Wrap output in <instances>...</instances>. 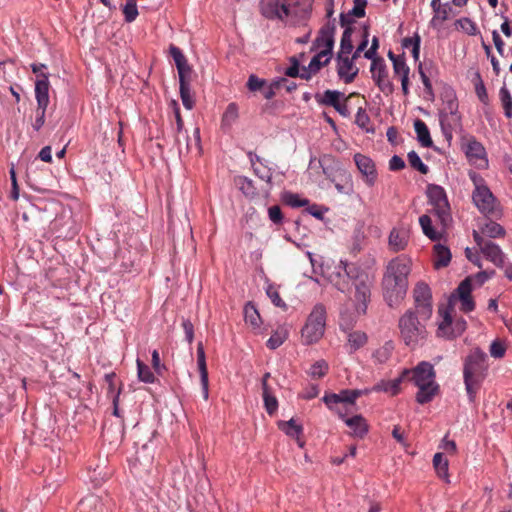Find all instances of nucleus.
<instances>
[{
    "instance_id": "f257e3e1",
    "label": "nucleus",
    "mask_w": 512,
    "mask_h": 512,
    "mask_svg": "<svg viewBox=\"0 0 512 512\" xmlns=\"http://www.w3.org/2000/svg\"><path fill=\"white\" fill-rule=\"evenodd\" d=\"M337 271L331 275V282L341 292L350 290L352 282L355 293L354 301L358 313L365 314L371 297L373 276L354 263L341 261L336 267Z\"/></svg>"
},
{
    "instance_id": "f03ea898",
    "label": "nucleus",
    "mask_w": 512,
    "mask_h": 512,
    "mask_svg": "<svg viewBox=\"0 0 512 512\" xmlns=\"http://www.w3.org/2000/svg\"><path fill=\"white\" fill-rule=\"evenodd\" d=\"M471 278L464 279L454 293L451 294L446 307L439 308V315L442 320L438 325L437 334L446 338H454L461 335L466 329V321L463 318L453 320L454 305L460 301L461 311L468 313L474 310L475 302L471 297Z\"/></svg>"
},
{
    "instance_id": "7ed1b4c3",
    "label": "nucleus",
    "mask_w": 512,
    "mask_h": 512,
    "mask_svg": "<svg viewBox=\"0 0 512 512\" xmlns=\"http://www.w3.org/2000/svg\"><path fill=\"white\" fill-rule=\"evenodd\" d=\"M411 271V260L404 255L398 256L386 266L382 279L385 300L390 307L398 305L405 297L408 289V275Z\"/></svg>"
},
{
    "instance_id": "20e7f679",
    "label": "nucleus",
    "mask_w": 512,
    "mask_h": 512,
    "mask_svg": "<svg viewBox=\"0 0 512 512\" xmlns=\"http://www.w3.org/2000/svg\"><path fill=\"white\" fill-rule=\"evenodd\" d=\"M310 4H300L297 0H261V13L270 20L297 25L309 18Z\"/></svg>"
},
{
    "instance_id": "39448f33",
    "label": "nucleus",
    "mask_w": 512,
    "mask_h": 512,
    "mask_svg": "<svg viewBox=\"0 0 512 512\" xmlns=\"http://www.w3.org/2000/svg\"><path fill=\"white\" fill-rule=\"evenodd\" d=\"M403 371L409 372L406 381L412 382L418 389L415 398L419 404L429 403L439 395L440 386L436 382V372L430 362L421 361L414 368Z\"/></svg>"
},
{
    "instance_id": "423d86ee",
    "label": "nucleus",
    "mask_w": 512,
    "mask_h": 512,
    "mask_svg": "<svg viewBox=\"0 0 512 512\" xmlns=\"http://www.w3.org/2000/svg\"><path fill=\"white\" fill-rule=\"evenodd\" d=\"M413 309H408L398 321L400 337L406 346L415 348L427 336L426 323Z\"/></svg>"
},
{
    "instance_id": "0eeeda50",
    "label": "nucleus",
    "mask_w": 512,
    "mask_h": 512,
    "mask_svg": "<svg viewBox=\"0 0 512 512\" xmlns=\"http://www.w3.org/2000/svg\"><path fill=\"white\" fill-rule=\"evenodd\" d=\"M486 360V353L478 347L471 349L465 359L463 376L470 397L475 393L483 372L486 370Z\"/></svg>"
},
{
    "instance_id": "6e6552de",
    "label": "nucleus",
    "mask_w": 512,
    "mask_h": 512,
    "mask_svg": "<svg viewBox=\"0 0 512 512\" xmlns=\"http://www.w3.org/2000/svg\"><path fill=\"white\" fill-rule=\"evenodd\" d=\"M470 178L475 185L472 199L479 211L487 216H500L499 202L485 184L484 179L475 173L471 174Z\"/></svg>"
},
{
    "instance_id": "1a4fd4ad",
    "label": "nucleus",
    "mask_w": 512,
    "mask_h": 512,
    "mask_svg": "<svg viewBox=\"0 0 512 512\" xmlns=\"http://www.w3.org/2000/svg\"><path fill=\"white\" fill-rule=\"evenodd\" d=\"M368 392L367 389H343L339 393H326L323 402L339 416H347V414L353 412L356 400L362 395L368 394Z\"/></svg>"
},
{
    "instance_id": "9d476101",
    "label": "nucleus",
    "mask_w": 512,
    "mask_h": 512,
    "mask_svg": "<svg viewBox=\"0 0 512 512\" xmlns=\"http://www.w3.org/2000/svg\"><path fill=\"white\" fill-rule=\"evenodd\" d=\"M326 323V310L321 304L311 311L305 326L301 330L302 341L306 345L318 342L324 335Z\"/></svg>"
},
{
    "instance_id": "9b49d317",
    "label": "nucleus",
    "mask_w": 512,
    "mask_h": 512,
    "mask_svg": "<svg viewBox=\"0 0 512 512\" xmlns=\"http://www.w3.org/2000/svg\"><path fill=\"white\" fill-rule=\"evenodd\" d=\"M429 203L433 207L432 212L437 216L443 226H446L451 220L450 205L445 190L435 184L427 188Z\"/></svg>"
},
{
    "instance_id": "f8f14e48",
    "label": "nucleus",
    "mask_w": 512,
    "mask_h": 512,
    "mask_svg": "<svg viewBox=\"0 0 512 512\" xmlns=\"http://www.w3.org/2000/svg\"><path fill=\"white\" fill-rule=\"evenodd\" d=\"M459 104L453 93H446L444 106L440 111V125L444 132L452 131L461 126V115L458 112Z\"/></svg>"
},
{
    "instance_id": "ddd939ff",
    "label": "nucleus",
    "mask_w": 512,
    "mask_h": 512,
    "mask_svg": "<svg viewBox=\"0 0 512 512\" xmlns=\"http://www.w3.org/2000/svg\"><path fill=\"white\" fill-rule=\"evenodd\" d=\"M461 147L471 165H474L479 169H483L488 166L486 150L482 143L474 136L463 137Z\"/></svg>"
},
{
    "instance_id": "4468645a",
    "label": "nucleus",
    "mask_w": 512,
    "mask_h": 512,
    "mask_svg": "<svg viewBox=\"0 0 512 512\" xmlns=\"http://www.w3.org/2000/svg\"><path fill=\"white\" fill-rule=\"evenodd\" d=\"M415 307L412 308L423 319H430L432 316V295L429 286L424 282L416 284L413 290Z\"/></svg>"
},
{
    "instance_id": "2eb2a0df",
    "label": "nucleus",
    "mask_w": 512,
    "mask_h": 512,
    "mask_svg": "<svg viewBox=\"0 0 512 512\" xmlns=\"http://www.w3.org/2000/svg\"><path fill=\"white\" fill-rule=\"evenodd\" d=\"M473 238L479 247L481 253L485 258L491 261L495 266L502 267L504 264V253L501 248L490 240H487L479 234L478 231H473Z\"/></svg>"
},
{
    "instance_id": "dca6fc26",
    "label": "nucleus",
    "mask_w": 512,
    "mask_h": 512,
    "mask_svg": "<svg viewBox=\"0 0 512 512\" xmlns=\"http://www.w3.org/2000/svg\"><path fill=\"white\" fill-rule=\"evenodd\" d=\"M336 31L335 19L324 24L318 32L313 43V49L320 51L322 55H331L334 47V35Z\"/></svg>"
},
{
    "instance_id": "f3484780",
    "label": "nucleus",
    "mask_w": 512,
    "mask_h": 512,
    "mask_svg": "<svg viewBox=\"0 0 512 512\" xmlns=\"http://www.w3.org/2000/svg\"><path fill=\"white\" fill-rule=\"evenodd\" d=\"M169 52L178 71L179 87L191 86L193 70L188 64L185 55L179 47L173 44L170 45Z\"/></svg>"
},
{
    "instance_id": "a211bd4d",
    "label": "nucleus",
    "mask_w": 512,
    "mask_h": 512,
    "mask_svg": "<svg viewBox=\"0 0 512 512\" xmlns=\"http://www.w3.org/2000/svg\"><path fill=\"white\" fill-rule=\"evenodd\" d=\"M370 71L372 74V79L383 93L389 94L393 92V85L388 80L387 66L382 57L373 59L371 62Z\"/></svg>"
},
{
    "instance_id": "6ab92c4d",
    "label": "nucleus",
    "mask_w": 512,
    "mask_h": 512,
    "mask_svg": "<svg viewBox=\"0 0 512 512\" xmlns=\"http://www.w3.org/2000/svg\"><path fill=\"white\" fill-rule=\"evenodd\" d=\"M353 159L365 184L369 187L374 186L378 179V173L374 161L370 157L361 153H356Z\"/></svg>"
},
{
    "instance_id": "aec40b11",
    "label": "nucleus",
    "mask_w": 512,
    "mask_h": 512,
    "mask_svg": "<svg viewBox=\"0 0 512 512\" xmlns=\"http://www.w3.org/2000/svg\"><path fill=\"white\" fill-rule=\"evenodd\" d=\"M355 60L349 55H337V73L345 83H351L359 72Z\"/></svg>"
},
{
    "instance_id": "412c9836",
    "label": "nucleus",
    "mask_w": 512,
    "mask_h": 512,
    "mask_svg": "<svg viewBox=\"0 0 512 512\" xmlns=\"http://www.w3.org/2000/svg\"><path fill=\"white\" fill-rule=\"evenodd\" d=\"M278 428L284 432L287 436L295 439L299 447L303 448L305 441L302 440L303 426L299 422L298 418H290L287 421L279 420L277 422Z\"/></svg>"
},
{
    "instance_id": "4be33fe9",
    "label": "nucleus",
    "mask_w": 512,
    "mask_h": 512,
    "mask_svg": "<svg viewBox=\"0 0 512 512\" xmlns=\"http://www.w3.org/2000/svg\"><path fill=\"white\" fill-rule=\"evenodd\" d=\"M408 371H401L399 377L393 380H381L371 391L384 392L390 396H395L401 391V384L406 381Z\"/></svg>"
},
{
    "instance_id": "5701e85b",
    "label": "nucleus",
    "mask_w": 512,
    "mask_h": 512,
    "mask_svg": "<svg viewBox=\"0 0 512 512\" xmlns=\"http://www.w3.org/2000/svg\"><path fill=\"white\" fill-rule=\"evenodd\" d=\"M49 78L46 73H41L35 83V97L38 106H48L49 104Z\"/></svg>"
},
{
    "instance_id": "b1692460",
    "label": "nucleus",
    "mask_w": 512,
    "mask_h": 512,
    "mask_svg": "<svg viewBox=\"0 0 512 512\" xmlns=\"http://www.w3.org/2000/svg\"><path fill=\"white\" fill-rule=\"evenodd\" d=\"M409 236L407 231L403 229L393 228L389 234L388 245L393 252H399L408 245Z\"/></svg>"
},
{
    "instance_id": "393cba45",
    "label": "nucleus",
    "mask_w": 512,
    "mask_h": 512,
    "mask_svg": "<svg viewBox=\"0 0 512 512\" xmlns=\"http://www.w3.org/2000/svg\"><path fill=\"white\" fill-rule=\"evenodd\" d=\"M344 421L350 436L363 438L367 434L369 426L365 418H344Z\"/></svg>"
},
{
    "instance_id": "a878e982",
    "label": "nucleus",
    "mask_w": 512,
    "mask_h": 512,
    "mask_svg": "<svg viewBox=\"0 0 512 512\" xmlns=\"http://www.w3.org/2000/svg\"><path fill=\"white\" fill-rule=\"evenodd\" d=\"M197 364L200 372L201 384L205 392V397L208 395V370L206 365L205 351L202 342L197 345Z\"/></svg>"
},
{
    "instance_id": "bb28decb",
    "label": "nucleus",
    "mask_w": 512,
    "mask_h": 512,
    "mask_svg": "<svg viewBox=\"0 0 512 512\" xmlns=\"http://www.w3.org/2000/svg\"><path fill=\"white\" fill-rule=\"evenodd\" d=\"M269 373H266L262 379V397L264 401V406L266 408V411L268 414H273L277 411L278 408V401L274 395L271 394L268 385H267V379L269 378Z\"/></svg>"
},
{
    "instance_id": "cd10ccee",
    "label": "nucleus",
    "mask_w": 512,
    "mask_h": 512,
    "mask_svg": "<svg viewBox=\"0 0 512 512\" xmlns=\"http://www.w3.org/2000/svg\"><path fill=\"white\" fill-rule=\"evenodd\" d=\"M451 261V252L448 247L442 244L434 246V266L435 268H443L449 265Z\"/></svg>"
},
{
    "instance_id": "c85d7f7f",
    "label": "nucleus",
    "mask_w": 512,
    "mask_h": 512,
    "mask_svg": "<svg viewBox=\"0 0 512 512\" xmlns=\"http://www.w3.org/2000/svg\"><path fill=\"white\" fill-rule=\"evenodd\" d=\"M414 129L417 135V140L423 147L429 148L433 145L429 129L424 121L416 119L414 121Z\"/></svg>"
},
{
    "instance_id": "c756f323",
    "label": "nucleus",
    "mask_w": 512,
    "mask_h": 512,
    "mask_svg": "<svg viewBox=\"0 0 512 512\" xmlns=\"http://www.w3.org/2000/svg\"><path fill=\"white\" fill-rule=\"evenodd\" d=\"M394 348V343L392 341L385 342L381 347L373 352L372 358L374 363L380 365L387 363L392 356Z\"/></svg>"
},
{
    "instance_id": "7c9ffc66",
    "label": "nucleus",
    "mask_w": 512,
    "mask_h": 512,
    "mask_svg": "<svg viewBox=\"0 0 512 512\" xmlns=\"http://www.w3.org/2000/svg\"><path fill=\"white\" fill-rule=\"evenodd\" d=\"M478 232L484 238H499L505 235V229L494 221L486 222Z\"/></svg>"
},
{
    "instance_id": "2f4dec72",
    "label": "nucleus",
    "mask_w": 512,
    "mask_h": 512,
    "mask_svg": "<svg viewBox=\"0 0 512 512\" xmlns=\"http://www.w3.org/2000/svg\"><path fill=\"white\" fill-rule=\"evenodd\" d=\"M239 117V107L236 103H229L221 119L222 128H230Z\"/></svg>"
},
{
    "instance_id": "473e14b6",
    "label": "nucleus",
    "mask_w": 512,
    "mask_h": 512,
    "mask_svg": "<svg viewBox=\"0 0 512 512\" xmlns=\"http://www.w3.org/2000/svg\"><path fill=\"white\" fill-rule=\"evenodd\" d=\"M258 179L264 181L265 185L262 187V190H263V193L265 196L268 195L271 187H272V184H271V179H272V169L270 167H268L267 165H264L262 163H260V161L258 160Z\"/></svg>"
},
{
    "instance_id": "72a5a7b5",
    "label": "nucleus",
    "mask_w": 512,
    "mask_h": 512,
    "mask_svg": "<svg viewBox=\"0 0 512 512\" xmlns=\"http://www.w3.org/2000/svg\"><path fill=\"white\" fill-rule=\"evenodd\" d=\"M419 224L422 228L424 235L427 236L429 239L433 241L440 239L441 234L433 228L430 216L426 214L422 215L419 218Z\"/></svg>"
},
{
    "instance_id": "f704fd0d",
    "label": "nucleus",
    "mask_w": 512,
    "mask_h": 512,
    "mask_svg": "<svg viewBox=\"0 0 512 512\" xmlns=\"http://www.w3.org/2000/svg\"><path fill=\"white\" fill-rule=\"evenodd\" d=\"M354 32V28L344 29V32L340 41V50L338 55H350L353 50L352 44V34Z\"/></svg>"
},
{
    "instance_id": "c9c22d12",
    "label": "nucleus",
    "mask_w": 512,
    "mask_h": 512,
    "mask_svg": "<svg viewBox=\"0 0 512 512\" xmlns=\"http://www.w3.org/2000/svg\"><path fill=\"white\" fill-rule=\"evenodd\" d=\"M433 466L439 477L448 481V460L442 453H436L433 457Z\"/></svg>"
},
{
    "instance_id": "e433bc0d",
    "label": "nucleus",
    "mask_w": 512,
    "mask_h": 512,
    "mask_svg": "<svg viewBox=\"0 0 512 512\" xmlns=\"http://www.w3.org/2000/svg\"><path fill=\"white\" fill-rule=\"evenodd\" d=\"M235 185L243 192L246 197L253 198L255 195L254 183L251 179L244 176H237L234 180Z\"/></svg>"
},
{
    "instance_id": "4c0bfd02",
    "label": "nucleus",
    "mask_w": 512,
    "mask_h": 512,
    "mask_svg": "<svg viewBox=\"0 0 512 512\" xmlns=\"http://www.w3.org/2000/svg\"><path fill=\"white\" fill-rule=\"evenodd\" d=\"M452 11V7L449 3L443 4L442 7L434 11V16L430 21L431 26L436 27L442 24L449 18V14Z\"/></svg>"
},
{
    "instance_id": "58836bf2",
    "label": "nucleus",
    "mask_w": 512,
    "mask_h": 512,
    "mask_svg": "<svg viewBox=\"0 0 512 512\" xmlns=\"http://www.w3.org/2000/svg\"><path fill=\"white\" fill-rule=\"evenodd\" d=\"M343 96V93L336 90H326L321 99H319V103L326 106L335 107L336 104L340 102V98Z\"/></svg>"
},
{
    "instance_id": "ea45409f",
    "label": "nucleus",
    "mask_w": 512,
    "mask_h": 512,
    "mask_svg": "<svg viewBox=\"0 0 512 512\" xmlns=\"http://www.w3.org/2000/svg\"><path fill=\"white\" fill-rule=\"evenodd\" d=\"M504 114L507 118H512V96L506 86H503L499 91Z\"/></svg>"
},
{
    "instance_id": "a19ab883",
    "label": "nucleus",
    "mask_w": 512,
    "mask_h": 512,
    "mask_svg": "<svg viewBox=\"0 0 512 512\" xmlns=\"http://www.w3.org/2000/svg\"><path fill=\"white\" fill-rule=\"evenodd\" d=\"M474 87H475V93L478 97V99L484 103L487 104L489 101L488 93L486 90V87L484 85V82L481 78L480 73H475V77L473 79Z\"/></svg>"
},
{
    "instance_id": "79ce46f5",
    "label": "nucleus",
    "mask_w": 512,
    "mask_h": 512,
    "mask_svg": "<svg viewBox=\"0 0 512 512\" xmlns=\"http://www.w3.org/2000/svg\"><path fill=\"white\" fill-rule=\"evenodd\" d=\"M367 342V336L364 332L354 331L348 335V344L352 350H357Z\"/></svg>"
},
{
    "instance_id": "37998d69",
    "label": "nucleus",
    "mask_w": 512,
    "mask_h": 512,
    "mask_svg": "<svg viewBox=\"0 0 512 512\" xmlns=\"http://www.w3.org/2000/svg\"><path fill=\"white\" fill-rule=\"evenodd\" d=\"M287 338V332L284 329L276 330L267 340L266 345L269 349H276L283 344Z\"/></svg>"
},
{
    "instance_id": "c03bdc74",
    "label": "nucleus",
    "mask_w": 512,
    "mask_h": 512,
    "mask_svg": "<svg viewBox=\"0 0 512 512\" xmlns=\"http://www.w3.org/2000/svg\"><path fill=\"white\" fill-rule=\"evenodd\" d=\"M331 59V55H322L319 51L310 61L309 69L311 72H318L323 66L327 65Z\"/></svg>"
},
{
    "instance_id": "a18cd8bd",
    "label": "nucleus",
    "mask_w": 512,
    "mask_h": 512,
    "mask_svg": "<svg viewBox=\"0 0 512 512\" xmlns=\"http://www.w3.org/2000/svg\"><path fill=\"white\" fill-rule=\"evenodd\" d=\"M328 369V363L325 360H319L310 367L309 374L312 378L319 379L327 374Z\"/></svg>"
},
{
    "instance_id": "49530a36",
    "label": "nucleus",
    "mask_w": 512,
    "mask_h": 512,
    "mask_svg": "<svg viewBox=\"0 0 512 512\" xmlns=\"http://www.w3.org/2000/svg\"><path fill=\"white\" fill-rule=\"evenodd\" d=\"M410 166L422 174H427L429 168L425 165L415 151H410L407 155Z\"/></svg>"
},
{
    "instance_id": "de8ad7c7",
    "label": "nucleus",
    "mask_w": 512,
    "mask_h": 512,
    "mask_svg": "<svg viewBox=\"0 0 512 512\" xmlns=\"http://www.w3.org/2000/svg\"><path fill=\"white\" fill-rule=\"evenodd\" d=\"M266 294L276 307L286 309V303L280 297L278 288L275 285L268 284L266 287Z\"/></svg>"
},
{
    "instance_id": "09e8293b",
    "label": "nucleus",
    "mask_w": 512,
    "mask_h": 512,
    "mask_svg": "<svg viewBox=\"0 0 512 512\" xmlns=\"http://www.w3.org/2000/svg\"><path fill=\"white\" fill-rule=\"evenodd\" d=\"M137 370L141 381L145 383H153L155 381V376L151 369L140 360H137Z\"/></svg>"
},
{
    "instance_id": "8fccbe9b",
    "label": "nucleus",
    "mask_w": 512,
    "mask_h": 512,
    "mask_svg": "<svg viewBox=\"0 0 512 512\" xmlns=\"http://www.w3.org/2000/svg\"><path fill=\"white\" fill-rule=\"evenodd\" d=\"M125 21L128 23L133 22L138 16L137 0L126 2L122 8Z\"/></svg>"
},
{
    "instance_id": "3c124183",
    "label": "nucleus",
    "mask_w": 512,
    "mask_h": 512,
    "mask_svg": "<svg viewBox=\"0 0 512 512\" xmlns=\"http://www.w3.org/2000/svg\"><path fill=\"white\" fill-rule=\"evenodd\" d=\"M355 123L358 127L365 130L366 132H373L374 130L369 128L370 124V117L367 114L366 110L363 108H359L356 116H355Z\"/></svg>"
},
{
    "instance_id": "603ef678",
    "label": "nucleus",
    "mask_w": 512,
    "mask_h": 512,
    "mask_svg": "<svg viewBox=\"0 0 512 512\" xmlns=\"http://www.w3.org/2000/svg\"><path fill=\"white\" fill-rule=\"evenodd\" d=\"M283 201L293 208L304 207L309 203L307 199H301L298 194L291 192H287L283 195Z\"/></svg>"
},
{
    "instance_id": "864d4df0",
    "label": "nucleus",
    "mask_w": 512,
    "mask_h": 512,
    "mask_svg": "<svg viewBox=\"0 0 512 512\" xmlns=\"http://www.w3.org/2000/svg\"><path fill=\"white\" fill-rule=\"evenodd\" d=\"M244 320L252 329L256 328V306L252 301H249L244 307Z\"/></svg>"
},
{
    "instance_id": "5fc2aeb1",
    "label": "nucleus",
    "mask_w": 512,
    "mask_h": 512,
    "mask_svg": "<svg viewBox=\"0 0 512 512\" xmlns=\"http://www.w3.org/2000/svg\"><path fill=\"white\" fill-rule=\"evenodd\" d=\"M455 25L468 35L474 36L478 33L476 24L469 18H461L456 21Z\"/></svg>"
},
{
    "instance_id": "6e6d98bb",
    "label": "nucleus",
    "mask_w": 512,
    "mask_h": 512,
    "mask_svg": "<svg viewBox=\"0 0 512 512\" xmlns=\"http://www.w3.org/2000/svg\"><path fill=\"white\" fill-rule=\"evenodd\" d=\"M179 90L183 106L186 109L191 110L195 105V101L191 93V86L179 87Z\"/></svg>"
},
{
    "instance_id": "4d7b16f0",
    "label": "nucleus",
    "mask_w": 512,
    "mask_h": 512,
    "mask_svg": "<svg viewBox=\"0 0 512 512\" xmlns=\"http://www.w3.org/2000/svg\"><path fill=\"white\" fill-rule=\"evenodd\" d=\"M280 84L278 82L271 84L270 86L265 85L264 80L258 79V92H261L265 98L270 99L275 94V89H278Z\"/></svg>"
},
{
    "instance_id": "13d9d810",
    "label": "nucleus",
    "mask_w": 512,
    "mask_h": 512,
    "mask_svg": "<svg viewBox=\"0 0 512 512\" xmlns=\"http://www.w3.org/2000/svg\"><path fill=\"white\" fill-rule=\"evenodd\" d=\"M418 70H419V74H420L422 83L424 85V90H425L426 98L429 99V100H432L434 98V92H433V88H432V83H431L429 77L423 71L422 64L419 65Z\"/></svg>"
},
{
    "instance_id": "bf43d9fd",
    "label": "nucleus",
    "mask_w": 512,
    "mask_h": 512,
    "mask_svg": "<svg viewBox=\"0 0 512 512\" xmlns=\"http://www.w3.org/2000/svg\"><path fill=\"white\" fill-rule=\"evenodd\" d=\"M393 70L395 75H399L401 78L409 77L410 68L406 64L404 58H402L401 60H394Z\"/></svg>"
},
{
    "instance_id": "052dcab7",
    "label": "nucleus",
    "mask_w": 512,
    "mask_h": 512,
    "mask_svg": "<svg viewBox=\"0 0 512 512\" xmlns=\"http://www.w3.org/2000/svg\"><path fill=\"white\" fill-rule=\"evenodd\" d=\"M47 107L48 106H38L37 105V108L35 111V114H36L35 121L32 124L33 128L36 131H39L45 123V113H46Z\"/></svg>"
},
{
    "instance_id": "680f3d73",
    "label": "nucleus",
    "mask_w": 512,
    "mask_h": 512,
    "mask_svg": "<svg viewBox=\"0 0 512 512\" xmlns=\"http://www.w3.org/2000/svg\"><path fill=\"white\" fill-rule=\"evenodd\" d=\"M368 37H369V27L364 26L363 27V33H362V41L356 48L355 52L353 53L352 57L353 59H358L360 57V54L362 52L366 51V47L368 45Z\"/></svg>"
},
{
    "instance_id": "e2e57ef3",
    "label": "nucleus",
    "mask_w": 512,
    "mask_h": 512,
    "mask_svg": "<svg viewBox=\"0 0 512 512\" xmlns=\"http://www.w3.org/2000/svg\"><path fill=\"white\" fill-rule=\"evenodd\" d=\"M392 436L404 448H408L410 446V444L406 441V431L399 425L394 426L392 430Z\"/></svg>"
},
{
    "instance_id": "0e129e2a",
    "label": "nucleus",
    "mask_w": 512,
    "mask_h": 512,
    "mask_svg": "<svg viewBox=\"0 0 512 512\" xmlns=\"http://www.w3.org/2000/svg\"><path fill=\"white\" fill-rule=\"evenodd\" d=\"M367 6V0H354V7L350 10L351 14L357 18L365 16V8Z\"/></svg>"
},
{
    "instance_id": "69168bd1",
    "label": "nucleus",
    "mask_w": 512,
    "mask_h": 512,
    "mask_svg": "<svg viewBox=\"0 0 512 512\" xmlns=\"http://www.w3.org/2000/svg\"><path fill=\"white\" fill-rule=\"evenodd\" d=\"M490 354L494 358H502L505 355L506 348L499 341H493L490 345Z\"/></svg>"
},
{
    "instance_id": "338daca9",
    "label": "nucleus",
    "mask_w": 512,
    "mask_h": 512,
    "mask_svg": "<svg viewBox=\"0 0 512 512\" xmlns=\"http://www.w3.org/2000/svg\"><path fill=\"white\" fill-rule=\"evenodd\" d=\"M268 215H269V219L273 223H275V224L282 223L283 214H282L281 209H280V207L278 205L271 206L268 209Z\"/></svg>"
},
{
    "instance_id": "774afa93",
    "label": "nucleus",
    "mask_w": 512,
    "mask_h": 512,
    "mask_svg": "<svg viewBox=\"0 0 512 512\" xmlns=\"http://www.w3.org/2000/svg\"><path fill=\"white\" fill-rule=\"evenodd\" d=\"M379 48V40L376 36H374L372 38V43H371V46L369 49H367L365 52H364V57L366 59H369L371 61H373V59H377L378 56L377 55V50Z\"/></svg>"
}]
</instances>
